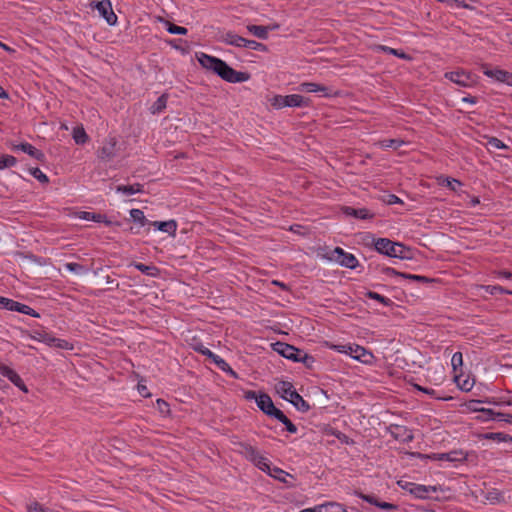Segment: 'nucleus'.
<instances>
[{
  "label": "nucleus",
  "mask_w": 512,
  "mask_h": 512,
  "mask_svg": "<svg viewBox=\"0 0 512 512\" xmlns=\"http://www.w3.org/2000/svg\"><path fill=\"white\" fill-rule=\"evenodd\" d=\"M488 146L492 149H506L507 146L498 138L491 137L488 139Z\"/></svg>",
  "instance_id": "obj_45"
},
{
  "label": "nucleus",
  "mask_w": 512,
  "mask_h": 512,
  "mask_svg": "<svg viewBox=\"0 0 512 512\" xmlns=\"http://www.w3.org/2000/svg\"><path fill=\"white\" fill-rule=\"evenodd\" d=\"M196 58H197L199 64L203 68H205L207 70H211L214 73L216 72V70L221 62V59L214 57V56H210L203 52L196 53Z\"/></svg>",
  "instance_id": "obj_13"
},
{
  "label": "nucleus",
  "mask_w": 512,
  "mask_h": 512,
  "mask_svg": "<svg viewBox=\"0 0 512 512\" xmlns=\"http://www.w3.org/2000/svg\"><path fill=\"white\" fill-rule=\"evenodd\" d=\"M317 512H346V509L343 505L336 502H328L325 504L316 506Z\"/></svg>",
  "instance_id": "obj_27"
},
{
  "label": "nucleus",
  "mask_w": 512,
  "mask_h": 512,
  "mask_svg": "<svg viewBox=\"0 0 512 512\" xmlns=\"http://www.w3.org/2000/svg\"><path fill=\"white\" fill-rule=\"evenodd\" d=\"M405 142L402 139H383L379 141V145L382 148H393L398 149L400 146H402Z\"/></svg>",
  "instance_id": "obj_35"
},
{
  "label": "nucleus",
  "mask_w": 512,
  "mask_h": 512,
  "mask_svg": "<svg viewBox=\"0 0 512 512\" xmlns=\"http://www.w3.org/2000/svg\"><path fill=\"white\" fill-rule=\"evenodd\" d=\"M256 403L258 408L268 416L276 408L271 397L266 393L259 394L258 398L256 399Z\"/></svg>",
  "instance_id": "obj_17"
},
{
  "label": "nucleus",
  "mask_w": 512,
  "mask_h": 512,
  "mask_svg": "<svg viewBox=\"0 0 512 512\" xmlns=\"http://www.w3.org/2000/svg\"><path fill=\"white\" fill-rule=\"evenodd\" d=\"M34 340L43 342L50 347L59 349L72 350L73 345L68 341L54 337L51 333L46 331L43 327L36 328L34 326Z\"/></svg>",
  "instance_id": "obj_5"
},
{
  "label": "nucleus",
  "mask_w": 512,
  "mask_h": 512,
  "mask_svg": "<svg viewBox=\"0 0 512 512\" xmlns=\"http://www.w3.org/2000/svg\"><path fill=\"white\" fill-rule=\"evenodd\" d=\"M361 498L364 501H366V502H368V503H370L372 505H375V506H376V503H378V500L373 495H361Z\"/></svg>",
  "instance_id": "obj_63"
},
{
  "label": "nucleus",
  "mask_w": 512,
  "mask_h": 512,
  "mask_svg": "<svg viewBox=\"0 0 512 512\" xmlns=\"http://www.w3.org/2000/svg\"><path fill=\"white\" fill-rule=\"evenodd\" d=\"M258 396H259V395H258L255 391H253V390H248V391H246V392H245V394H244V397H245V399H247V400H255V401H256V399L258 398Z\"/></svg>",
  "instance_id": "obj_64"
},
{
  "label": "nucleus",
  "mask_w": 512,
  "mask_h": 512,
  "mask_svg": "<svg viewBox=\"0 0 512 512\" xmlns=\"http://www.w3.org/2000/svg\"><path fill=\"white\" fill-rule=\"evenodd\" d=\"M167 96L161 95L151 106L150 111L152 114H158L166 108Z\"/></svg>",
  "instance_id": "obj_31"
},
{
  "label": "nucleus",
  "mask_w": 512,
  "mask_h": 512,
  "mask_svg": "<svg viewBox=\"0 0 512 512\" xmlns=\"http://www.w3.org/2000/svg\"><path fill=\"white\" fill-rule=\"evenodd\" d=\"M272 106H274L277 109H281L284 107H287V95H277L272 100Z\"/></svg>",
  "instance_id": "obj_42"
},
{
  "label": "nucleus",
  "mask_w": 512,
  "mask_h": 512,
  "mask_svg": "<svg viewBox=\"0 0 512 512\" xmlns=\"http://www.w3.org/2000/svg\"><path fill=\"white\" fill-rule=\"evenodd\" d=\"M131 219L138 223L140 227H144L146 225H151V222L145 217L144 212L140 209H131L130 210Z\"/></svg>",
  "instance_id": "obj_28"
},
{
  "label": "nucleus",
  "mask_w": 512,
  "mask_h": 512,
  "mask_svg": "<svg viewBox=\"0 0 512 512\" xmlns=\"http://www.w3.org/2000/svg\"><path fill=\"white\" fill-rule=\"evenodd\" d=\"M445 77L449 79L450 81L463 86L467 87L471 83V76L469 73L465 71H452L445 73Z\"/></svg>",
  "instance_id": "obj_15"
},
{
  "label": "nucleus",
  "mask_w": 512,
  "mask_h": 512,
  "mask_svg": "<svg viewBox=\"0 0 512 512\" xmlns=\"http://www.w3.org/2000/svg\"><path fill=\"white\" fill-rule=\"evenodd\" d=\"M64 268L69 272L75 273L77 275L85 274L88 271L85 266L74 262L65 263Z\"/></svg>",
  "instance_id": "obj_34"
},
{
  "label": "nucleus",
  "mask_w": 512,
  "mask_h": 512,
  "mask_svg": "<svg viewBox=\"0 0 512 512\" xmlns=\"http://www.w3.org/2000/svg\"><path fill=\"white\" fill-rule=\"evenodd\" d=\"M144 186L140 183H135L132 185H118L116 187V192L122 193L125 195H133L137 193H143Z\"/></svg>",
  "instance_id": "obj_25"
},
{
  "label": "nucleus",
  "mask_w": 512,
  "mask_h": 512,
  "mask_svg": "<svg viewBox=\"0 0 512 512\" xmlns=\"http://www.w3.org/2000/svg\"><path fill=\"white\" fill-rule=\"evenodd\" d=\"M403 278L409 279V280H413V281H417V282H421V283H429V282L432 281L430 278H428L426 276L415 275V274H408V273H405V275H403Z\"/></svg>",
  "instance_id": "obj_47"
},
{
  "label": "nucleus",
  "mask_w": 512,
  "mask_h": 512,
  "mask_svg": "<svg viewBox=\"0 0 512 512\" xmlns=\"http://www.w3.org/2000/svg\"><path fill=\"white\" fill-rule=\"evenodd\" d=\"M118 141L114 136H108L103 142L101 147L98 149V157L102 161H110L117 154Z\"/></svg>",
  "instance_id": "obj_7"
},
{
  "label": "nucleus",
  "mask_w": 512,
  "mask_h": 512,
  "mask_svg": "<svg viewBox=\"0 0 512 512\" xmlns=\"http://www.w3.org/2000/svg\"><path fill=\"white\" fill-rule=\"evenodd\" d=\"M34 179H37L42 184H47L49 182L47 175L39 168H34Z\"/></svg>",
  "instance_id": "obj_49"
},
{
  "label": "nucleus",
  "mask_w": 512,
  "mask_h": 512,
  "mask_svg": "<svg viewBox=\"0 0 512 512\" xmlns=\"http://www.w3.org/2000/svg\"><path fill=\"white\" fill-rule=\"evenodd\" d=\"M208 358H210L215 364L216 366L222 370L223 372H226L228 373L229 375H231L233 378L237 379L238 378V375L237 373L229 366V364L224 360L222 359L220 356L216 355L215 353L212 352V356H209Z\"/></svg>",
  "instance_id": "obj_21"
},
{
  "label": "nucleus",
  "mask_w": 512,
  "mask_h": 512,
  "mask_svg": "<svg viewBox=\"0 0 512 512\" xmlns=\"http://www.w3.org/2000/svg\"><path fill=\"white\" fill-rule=\"evenodd\" d=\"M343 212L347 216H353L355 218L363 220L369 219L373 216L366 208L355 209L353 207H344Z\"/></svg>",
  "instance_id": "obj_24"
},
{
  "label": "nucleus",
  "mask_w": 512,
  "mask_h": 512,
  "mask_svg": "<svg viewBox=\"0 0 512 512\" xmlns=\"http://www.w3.org/2000/svg\"><path fill=\"white\" fill-rule=\"evenodd\" d=\"M474 411L479 412V416L477 417L480 421H490V420H497V413L496 411L489 409V408H474Z\"/></svg>",
  "instance_id": "obj_29"
},
{
  "label": "nucleus",
  "mask_w": 512,
  "mask_h": 512,
  "mask_svg": "<svg viewBox=\"0 0 512 512\" xmlns=\"http://www.w3.org/2000/svg\"><path fill=\"white\" fill-rule=\"evenodd\" d=\"M14 372L10 367L4 365V364H0V373L1 375L7 377L9 380L11 378V376H14Z\"/></svg>",
  "instance_id": "obj_55"
},
{
  "label": "nucleus",
  "mask_w": 512,
  "mask_h": 512,
  "mask_svg": "<svg viewBox=\"0 0 512 512\" xmlns=\"http://www.w3.org/2000/svg\"><path fill=\"white\" fill-rule=\"evenodd\" d=\"M485 290L491 294V295H496L498 293L500 294H510L512 295V291L511 290H507L499 285H488L485 287Z\"/></svg>",
  "instance_id": "obj_39"
},
{
  "label": "nucleus",
  "mask_w": 512,
  "mask_h": 512,
  "mask_svg": "<svg viewBox=\"0 0 512 512\" xmlns=\"http://www.w3.org/2000/svg\"><path fill=\"white\" fill-rule=\"evenodd\" d=\"M458 385L464 391H470L473 387V383L470 382L468 379L464 380L463 383L458 384Z\"/></svg>",
  "instance_id": "obj_62"
},
{
  "label": "nucleus",
  "mask_w": 512,
  "mask_h": 512,
  "mask_svg": "<svg viewBox=\"0 0 512 512\" xmlns=\"http://www.w3.org/2000/svg\"><path fill=\"white\" fill-rule=\"evenodd\" d=\"M392 436L403 443H409L414 439V435L411 430L405 426L395 425L391 430Z\"/></svg>",
  "instance_id": "obj_16"
},
{
  "label": "nucleus",
  "mask_w": 512,
  "mask_h": 512,
  "mask_svg": "<svg viewBox=\"0 0 512 512\" xmlns=\"http://www.w3.org/2000/svg\"><path fill=\"white\" fill-rule=\"evenodd\" d=\"M331 259L349 269H355L358 266L357 258L340 247L333 250Z\"/></svg>",
  "instance_id": "obj_8"
},
{
  "label": "nucleus",
  "mask_w": 512,
  "mask_h": 512,
  "mask_svg": "<svg viewBox=\"0 0 512 512\" xmlns=\"http://www.w3.org/2000/svg\"><path fill=\"white\" fill-rule=\"evenodd\" d=\"M373 244L377 252L386 256L399 259H410L412 257L410 248L388 238L375 239Z\"/></svg>",
  "instance_id": "obj_1"
},
{
  "label": "nucleus",
  "mask_w": 512,
  "mask_h": 512,
  "mask_svg": "<svg viewBox=\"0 0 512 512\" xmlns=\"http://www.w3.org/2000/svg\"><path fill=\"white\" fill-rule=\"evenodd\" d=\"M8 310L10 311H19L25 314H30V307L24 304H20L14 301V305L8 306Z\"/></svg>",
  "instance_id": "obj_46"
},
{
  "label": "nucleus",
  "mask_w": 512,
  "mask_h": 512,
  "mask_svg": "<svg viewBox=\"0 0 512 512\" xmlns=\"http://www.w3.org/2000/svg\"><path fill=\"white\" fill-rule=\"evenodd\" d=\"M194 350L199 352L200 354H202L204 356H207V357L212 356V351L209 350L208 348H206L202 344L195 345L194 346Z\"/></svg>",
  "instance_id": "obj_57"
},
{
  "label": "nucleus",
  "mask_w": 512,
  "mask_h": 512,
  "mask_svg": "<svg viewBox=\"0 0 512 512\" xmlns=\"http://www.w3.org/2000/svg\"><path fill=\"white\" fill-rule=\"evenodd\" d=\"M151 225L159 231L168 233L171 236H175L177 231V222L175 220L169 221H153Z\"/></svg>",
  "instance_id": "obj_19"
},
{
  "label": "nucleus",
  "mask_w": 512,
  "mask_h": 512,
  "mask_svg": "<svg viewBox=\"0 0 512 512\" xmlns=\"http://www.w3.org/2000/svg\"><path fill=\"white\" fill-rule=\"evenodd\" d=\"M283 424L285 425L286 427V430L290 433H296L297 432V427L287 418Z\"/></svg>",
  "instance_id": "obj_61"
},
{
  "label": "nucleus",
  "mask_w": 512,
  "mask_h": 512,
  "mask_svg": "<svg viewBox=\"0 0 512 512\" xmlns=\"http://www.w3.org/2000/svg\"><path fill=\"white\" fill-rule=\"evenodd\" d=\"M235 451L244 456L247 460L252 462L260 470L269 469V460L262 456L258 450L245 442L235 443Z\"/></svg>",
  "instance_id": "obj_3"
},
{
  "label": "nucleus",
  "mask_w": 512,
  "mask_h": 512,
  "mask_svg": "<svg viewBox=\"0 0 512 512\" xmlns=\"http://www.w3.org/2000/svg\"><path fill=\"white\" fill-rule=\"evenodd\" d=\"M215 74L229 83H242L250 79L248 73L234 70L223 60H221Z\"/></svg>",
  "instance_id": "obj_6"
},
{
  "label": "nucleus",
  "mask_w": 512,
  "mask_h": 512,
  "mask_svg": "<svg viewBox=\"0 0 512 512\" xmlns=\"http://www.w3.org/2000/svg\"><path fill=\"white\" fill-rule=\"evenodd\" d=\"M298 89L302 92L308 93H321L322 96L329 97L332 94L329 92V88L314 82H304L301 83Z\"/></svg>",
  "instance_id": "obj_14"
},
{
  "label": "nucleus",
  "mask_w": 512,
  "mask_h": 512,
  "mask_svg": "<svg viewBox=\"0 0 512 512\" xmlns=\"http://www.w3.org/2000/svg\"><path fill=\"white\" fill-rule=\"evenodd\" d=\"M77 217L82 220L104 222L106 225H111V221L107 220L105 215L99 213L81 211L77 213Z\"/></svg>",
  "instance_id": "obj_22"
},
{
  "label": "nucleus",
  "mask_w": 512,
  "mask_h": 512,
  "mask_svg": "<svg viewBox=\"0 0 512 512\" xmlns=\"http://www.w3.org/2000/svg\"><path fill=\"white\" fill-rule=\"evenodd\" d=\"M269 416L276 418L281 423H283L287 419V416L278 408H275Z\"/></svg>",
  "instance_id": "obj_54"
},
{
  "label": "nucleus",
  "mask_w": 512,
  "mask_h": 512,
  "mask_svg": "<svg viewBox=\"0 0 512 512\" xmlns=\"http://www.w3.org/2000/svg\"><path fill=\"white\" fill-rule=\"evenodd\" d=\"M263 471L268 473L271 477H273L281 482H286V477L289 476V474L287 472H285L284 470L277 468V467L271 468L270 465H269V469L263 470Z\"/></svg>",
  "instance_id": "obj_32"
},
{
  "label": "nucleus",
  "mask_w": 512,
  "mask_h": 512,
  "mask_svg": "<svg viewBox=\"0 0 512 512\" xmlns=\"http://www.w3.org/2000/svg\"><path fill=\"white\" fill-rule=\"evenodd\" d=\"M157 407H158V410L164 415L168 414L170 411L169 404L165 400H162V399L157 400Z\"/></svg>",
  "instance_id": "obj_53"
},
{
  "label": "nucleus",
  "mask_w": 512,
  "mask_h": 512,
  "mask_svg": "<svg viewBox=\"0 0 512 512\" xmlns=\"http://www.w3.org/2000/svg\"><path fill=\"white\" fill-rule=\"evenodd\" d=\"M279 26L276 24L272 27L270 26H260V25H248L247 30L256 36L259 39L266 40L268 38L269 30L277 29Z\"/></svg>",
  "instance_id": "obj_20"
},
{
  "label": "nucleus",
  "mask_w": 512,
  "mask_h": 512,
  "mask_svg": "<svg viewBox=\"0 0 512 512\" xmlns=\"http://www.w3.org/2000/svg\"><path fill=\"white\" fill-rule=\"evenodd\" d=\"M376 506L383 510H395L396 509V505H394L392 503H388V502L378 501V503H376Z\"/></svg>",
  "instance_id": "obj_60"
},
{
  "label": "nucleus",
  "mask_w": 512,
  "mask_h": 512,
  "mask_svg": "<svg viewBox=\"0 0 512 512\" xmlns=\"http://www.w3.org/2000/svg\"><path fill=\"white\" fill-rule=\"evenodd\" d=\"M441 184L445 185L452 191H456L457 188L462 185V183L459 180L454 179V178H449V177L443 178Z\"/></svg>",
  "instance_id": "obj_40"
},
{
  "label": "nucleus",
  "mask_w": 512,
  "mask_h": 512,
  "mask_svg": "<svg viewBox=\"0 0 512 512\" xmlns=\"http://www.w3.org/2000/svg\"><path fill=\"white\" fill-rule=\"evenodd\" d=\"M425 457L436 461L462 462L467 458V453L463 450H452L446 453H432Z\"/></svg>",
  "instance_id": "obj_9"
},
{
  "label": "nucleus",
  "mask_w": 512,
  "mask_h": 512,
  "mask_svg": "<svg viewBox=\"0 0 512 512\" xmlns=\"http://www.w3.org/2000/svg\"><path fill=\"white\" fill-rule=\"evenodd\" d=\"M327 345L330 349L335 350L339 353L349 355L353 359L358 360L365 364L370 363L373 358L372 353L368 352L364 347L357 345V344H344V345L327 344Z\"/></svg>",
  "instance_id": "obj_4"
},
{
  "label": "nucleus",
  "mask_w": 512,
  "mask_h": 512,
  "mask_svg": "<svg viewBox=\"0 0 512 512\" xmlns=\"http://www.w3.org/2000/svg\"><path fill=\"white\" fill-rule=\"evenodd\" d=\"M243 47L249 48L251 50H256V51H266L267 50V47L264 44L257 42L255 40H248L246 38H244Z\"/></svg>",
  "instance_id": "obj_36"
},
{
  "label": "nucleus",
  "mask_w": 512,
  "mask_h": 512,
  "mask_svg": "<svg viewBox=\"0 0 512 512\" xmlns=\"http://www.w3.org/2000/svg\"><path fill=\"white\" fill-rule=\"evenodd\" d=\"M15 151H22L29 155H32V146L29 143H21L13 146Z\"/></svg>",
  "instance_id": "obj_50"
},
{
  "label": "nucleus",
  "mask_w": 512,
  "mask_h": 512,
  "mask_svg": "<svg viewBox=\"0 0 512 512\" xmlns=\"http://www.w3.org/2000/svg\"><path fill=\"white\" fill-rule=\"evenodd\" d=\"M382 272L388 276H399L403 278V275H405L404 272H399L391 267H385L382 269Z\"/></svg>",
  "instance_id": "obj_56"
},
{
  "label": "nucleus",
  "mask_w": 512,
  "mask_h": 512,
  "mask_svg": "<svg viewBox=\"0 0 512 512\" xmlns=\"http://www.w3.org/2000/svg\"><path fill=\"white\" fill-rule=\"evenodd\" d=\"M10 381L14 383L17 387L22 389L23 391L27 392L26 386L23 384L22 379L17 375L16 372H14V376H11Z\"/></svg>",
  "instance_id": "obj_52"
},
{
  "label": "nucleus",
  "mask_w": 512,
  "mask_h": 512,
  "mask_svg": "<svg viewBox=\"0 0 512 512\" xmlns=\"http://www.w3.org/2000/svg\"><path fill=\"white\" fill-rule=\"evenodd\" d=\"M484 74L487 77L493 78L499 82L507 83L509 85L512 80V73L501 69H486L484 70Z\"/></svg>",
  "instance_id": "obj_18"
},
{
  "label": "nucleus",
  "mask_w": 512,
  "mask_h": 512,
  "mask_svg": "<svg viewBox=\"0 0 512 512\" xmlns=\"http://www.w3.org/2000/svg\"><path fill=\"white\" fill-rule=\"evenodd\" d=\"M481 438L488 439V440H493V441H496V442H501L502 433L501 432L485 433V434L481 435Z\"/></svg>",
  "instance_id": "obj_51"
},
{
  "label": "nucleus",
  "mask_w": 512,
  "mask_h": 512,
  "mask_svg": "<svg viewBox=\"0 0 512 512\" xmlns=\"http://www.w3.org/2000/svg\"><path fill=\"white\" fill-rule=\"evenodd\" d=\"M217 40L219 42L225 43L227 45L235 46V47H243L244 37H241L234 33L233 31H219Z\"/></svg>",
  "instance_id": "obj_12"
},
{
  "label": "nucleus",
  "mask_w": 512,
  "mask_h": 512,
  "mask_svg": "<svg viewBox=\"0 0 512 512\" xmlns=\"http://www.w3.org/2000/svg\"><path fill=\"white\" fill-rule=\"evenodd\" d=\"M379 49L385 53H388V54H391V55H394V56H397L399 58H402V59H410V57L404 53L403 51H400V50H397V49H394V48H391V47H388V46H380Z\"/></svg>",
  "instance_id": "obj_38"
},
{
  "label": "nucleus",
  "mask_w": 512,
  "mask_h": 512,
  "mask_svg": "<svg viewBox=\"0 0 512 512\" xmlns=\"http://www.w3.org/2000/svg\"><path fill=\"white\" fill-rule=\"evenodd\" d=\"M274 346L275 351H277L280 355L295 362L297 361L298 357L302 355L301 352L303 351L283 342H276Z\"/></svg>",
  "instance_id": "obj_11"
},
{
  "label": "nucleus",
  "mask_w": 512,
  "mask_h": 512,
  "mask_svg": "<svg viewBox=\"0 0 512 512\" xmlns=\"http://www.w3.org/2000/svg\"><path fill=\"white\" fill-rule=\"evenodd\" d=\"M410 493L420 499H425L429 496L430 492L435 491V488L420 484H410Z\"/></svg>",
  "instance_id": "obj_23"
},
{
  "label": "nucleus",
  "mask_w": 512,
  "mask_h": 512,
  "mask_svg": "<svg viewBox=\"0 0 512 512\" xmlns=\"http://www.w3.org/2000/svg\"><path fill=\"white\" fill-rule=\"evenodd\" d=\"M15 158L10 155L1 154V165L2 169L11 167L15 164Z\"/></svg>",
  "instance_id": "obj_48"
},
{
  "label": "nucleus",
  "mask_w": 512,
  "mask_h": 512,
  "mask_svg": "<svg viewBox=\"0 0 512 512\" xmlns=\"http://www.w3.org/2000/svg\"><path fill=\"white\" fill-rule=\"evenodd\" d=\"M451 365L454 371L463 365V355L461 352H455L453 354L451 358Z\"/></svg>",
  "instance_id": "obj_43"
},
{
  "label": "nucleus",
  "mask_w": 512,
  "mask_h": 512,
  "mask_svg": "<svg viewBox=\"0 0 512 512\" xmlns=\"http://www.w3.org/2000/svg\"><path fill=\"white\" fill-rule=\"evenodd\" d=\"M366 296L369 299L376 300V301L382 303L385 306H390L393 303L391 299H389L387 297H384L383 295H380V294H378L376 292H373V291H368L366 293Z\"/></svg>",
  "instance_id": "obj_37"
},
{
  "label": "nucleus",
  "mask_w": 512,
  "mask_h": 512,
  "mask_svg": "<svg viewBox=\"0 0 512 512\" xmlns=\"http://www.w3.org/2000/svg\"><path fill=\"white\" fill-rule=\"evenodd\" d=\"M385 201L389 205L403 203L402 200L394 194L387 195V198Z\"/></svg>",
  "instance_id": "obj_59"
},
{
  "label": "nucleus",
  "mask_w": 512,
  "mask_h": 512,
  "mask_svg": "<svg viewBox=\"0 0 512 512\" xmlns=\"http://www.w3.org/2000/svg\"><path fill=\"white\" fill-rule=\"evenodd\" d=\"M277 393L286 401H289L295 408L301 412L310 410L309 403L294 389L292 383L288 381H280L276 385Z\"/></svg>",
  "instance_id": "obj_2"
},
{
  "label": "nucleus",
  "mask_w": 512,
  "mask_h": 512,
  "mask_svg": "<svg viewBox=\"0 0 512 512\" xmlns=\"http://www.w3.org/2000/svg\"><path fill=\"white\" fill-rule=\"evenodd\" d=\"M302 355H300V357H298L297 361L296 362H301L303 363L306 367L308 368H311L315 362V359L313 356L307 354L306 352L302 351L301 352Z\"/></svg>",
  "instance_id": "obj_41"
},
{
  "label": "nucleus",
  "mask_w": 512,
  "mask_h": 512,
  "mask_svg": "<svg viewBox=\"0 0 512 512\" xmlns=\"http://www.w3.org/2000/svg\"><path fill=\"white\" fill-rule=\"evenodd\" d=\"M497 420L498 421H503V422H506V423H509V424H512V414L498 412L497 413Z\"/></svg>",
  "instance_id": "obj_58"
},
{
  "label": "nucleus",
  "mask_w": 512,
  "mask_h": 512,
  "mask_svg": "<svg viewBox=\"0 0 512 512\" xmlns=\"http://www.w3.org/2000/svg\"><path fill=\"white\" fill-rule=\"evenodd\" d=\"M99 14L106 20L109 25H114L117 22V16L113 12L112 4L110 0H102L95 3L92 6Z\"/></svg>",
  "instance_id": "obj_10"
},
{
  "label": "nucleus",
  "mask_w": 512,
  "mask_h": 512,
  "mask_svg": "<svg viewBox=\"0 0 512 512\" xmlns=\"http://www.w3.org/2000/svg\"><path fill=\"white\" fill-rule=\"evenodd\" d=\"M72 136L76 144L83 145L88 141V135L82 126L75 127Z\"/></svg>",
  "instance_id": "obj_30"
},
{
  "label": "nucleus",
  "mask_w": 512,
  "mask_h": 512,
  "mask_svg": "<svg viewBox=\"0 0 512 512\" xmlns=\"http://www.w3.org/2000/svg\"><path fill=\"white\" fill-rule=\"evenodd\" d=\"M167 31L171 34L186 35L188 30L185 27L178 26L172 23L168 24Z\"/></svg>",
  "instance_id": "obj_44"
},
{
  "label": "nucleus",
  "mask_w": 512,
  "mask_h": 512,
  "mask_svg": "<svg viewBox=\"0 0 512 512\" xmlns=\"http://www.w3.org/2000/svg\"><path fill=\"white\" fill-rule=\"evenodd\" d=\"M309 105V99L299 95H287V107H306Z\"/></svg>",
  "instance_id": "obj_26"
},
{
  "label": "nucleus",
  "mask_w": 512,
  "mask_h": 512,
  "mask_svg": "<svg viewBox=\"0 0 512 512\" xmlns=\"http://www.w3.org/2000/svg\"><path fill=\"white\" fill-rule=\"evenodd\" d=\"M134 267L148 276H156L158 274V268L152 265H145L143 263H134Z\"/></svg>",
  "instance_id": "obj_33"
}]
</instances>
